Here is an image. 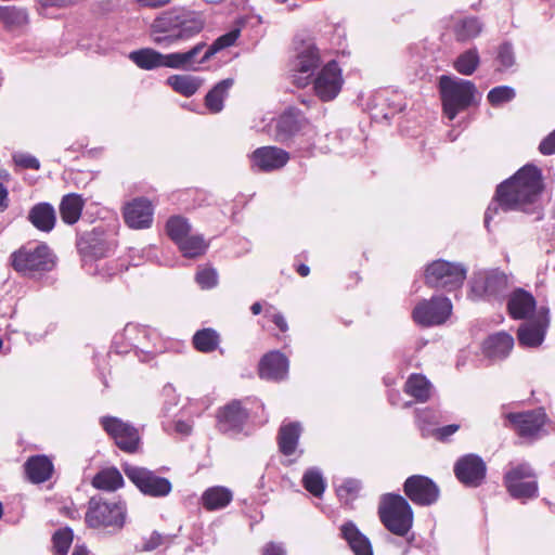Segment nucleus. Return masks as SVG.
Returning a JSON list of instances; mask_svg holds the SVG:
<instances>
[{"mask_svg": "<svg viewBox=\"0 0 555 555\" xmlns=\"http://www.w3.org/2000/svg\"><path fill=\"white\" fill-rule=\"evenodd\" d=\"M543 190L541 171L533 165L520 168L512 178L498 186L495 206L490 205L485 214V225L489 228L492 214L499 208L516 210L542 218L540 195Z\"/></svg>", "mask_w": 555, "mask_h": 555, "instance_id": "nucleus-1", "label": "nucleus"}, {"mask_svg": "<svg viewBox=\"0 0 555 555\" xmlns=\"http://www.w3.org/2000/svg\"><path fill=\"white\" fill-rule=\"evenodd\" d=\"M205 27L202 13L185 9L166 11L151 24L152 41L162 48L177 47L198 35Z\"/></svg>", "mask_w": 555, "mask_h": 555, "instance_id": "nucleus-2", "label": "nucleus"}, {"mask_svg": "<svg viewBox=\"0 0 555 555\" xmlns=\"http://www.w3.org/2000/svg\"><path fill=\"white\" fill-rule=\"evenodd\" d=\"M205 42L201 41L190 50L163 54L154 49L144 48L132 51L129 59L141 69L153 70L166 67L176 70H196V57L199 56Z\"/></svg>", "mask_w": 555, "mask_h": 555, "instance_id": "nucleus-3", "label": "nucleus"}, {"mask_svg": "<svg viewBox=\"0 0 555 555\" xmlns=\"http://www.w3.org/2000/svg\"><path fill=\"white\" fill-rule=\"evenodd\" d=\"M12 268L21 275L39 279L55 267V256L46 244L24 245L10 256Z\"/></svg>", "mask_w": 555, "mask_h": 555, "instance_id": "nucleus-4", "label": "nucleus"}, {"mask_svg": "<svg viewBox=\"0 0 555 555\" xmlns=\"http://www.w3.org/2000/svg\"><path fill=\"white\" fill-rule=\"evenodd\" d=\"M378 516L385 528L398 537H405L413 526V509L400 494H384L380 498Z\"/></svg>", "mask_w": 555, "mask_h": 555, "instance_id": "nucleus-5", "label": "nucleus"}, {"mask_svg": "<svg viewBox=\"0 0 555 555\" xmlns=\"http://www.w3.org/2000/svg\"><path fill=\"white\" fill-rule=\"evenodd\" d=\"M439 90L443 111L450 120H453L459 112L474 104L478 95L477 88L472 81L447 75L439 78Z\"/></svg>", "mask_w": 555, "mask_h": 555, "instance_id": "nucleus-6", "label": "nucleus"}, {"mask_svg": "<svg viewBox=\"0 0 555 555\" xmlns=\"http://www.w3.org/2000/svg\"><path fill=\"white\" fill-rule=\"evenodd\" d=\"M466 273L462 263L438 259L427 266L425 281L430 287L453 291L462 286Z\"/></svg>", "mask_w": 555, "mask_h": 555, "instance_id": "nucleus-7", "label": "nucleus"}, {"mask_svg": "<svg viewBox=\"0 0 555 555\" xmlns=\"http://www.w3.org/2000/svg\"><path fill=\"white\" fill-rule=\"evenodd\" d=\"M126 508L120 502H107L92 498L86 513V522L91 528L114 527L120 529L125 524Z\"/></svg>", "mask_w": 555, "mask_h": 555, "instance_id": "nucleus-8", "label": "nucleus"}, {"mask_svg": "<svg viewBox=\"0 0 555 555\" xmlns=\"http://www.w3.org/2000/svg\"><path fill=\"white\" fill-rule=\"evenodd\" d=\"M124 472L127 478L140 490L151 498H165L172 491L171 481L158 476L155 472L141 466L125 465Z\"/></svg>", "mask_w": 555, "mask_h": 555, "instance_id": "nucleus-9", "label": "nucleus"}, {"mask_svg": "<svg viewBox=\"0 0 555 555\" xmlns=\"http://www.w3.org/2000/svg\"><path fill=\"white\" fill-rule=\"evenodd\" d=\"M504 483L515 499L527 500L538 495L537 476L528 463L512 465L505 473Z\"/></svg>", "mask_w": 555, "mask_h": 555, "instance_id": "nucleus-10", "label": "nucleus"}, {"mask_svg": "<svg viewBox=\"0 0 555 555\" xmlns=\"http://www.w3.org/2000/svg\"><path fill=\"white\" fill-rule=\"evenodd\" d=\"M508 291V276L499 270H480L474 273L472 294L477 298L500 300Z\"/></svg>", "mask_w": 555, "mask_h": 555, "instance_id": "nucleus-11", "label": "nucleus"}, {"mask_svg": "<svg viewBox=\"0 0 555 555\" xmlns=\"http://www.w3.org/2000/svg\"><path fill=\"white\" fill-rule=\"evenodd\" d=\"M100 424L120 450L128 453H134L138 450L140 435L133 425L115 416H103L100 418Z\"/></svg>", "mask_w": 555, "mask_h": 555, "instance_id": "nucleus-12", "label": "nucleus"}, {"mask_svg": "<svg viewBox=\"0 0 555 555\" xmlns=\"http://www.w3.org/2000/svg\"><path fill=\"white\" fill-rule=\"evenodd\" d=\"M452 312V304L449 298L435 296L429 300H423L413 310V320L422 326H434L444 323Z\"/></svg>", "mask_w": 555, "mask_h": 555, "instance_id": "nucleus-13", "label": "nucleus"}, {"mask_svg": "<svg viewBox=\"0 0 555 555\" xmlns=\"http://www.w3.org/2000/svg\"><path fill=\"white\" fill-rule=\"evenodd\" d=\"M344 83L341 69L337 62L325 64L313 80L315 95L323 102L334 100L340 92Z\"/></svg>", "mask_w": 555, "mask_h": 555, "instance_id": "nucleus-14", "label": "nucleus"}, {"mask_svg": "<svg viewBox=\"0 0 555 555\" xmlns=\"http://www.w3.org/2000/svg\"><path fill=\"white\" fill-rule=\"evenodd\" d=\"M403 491L415 505L420 506H430L440 496V489L437 483L424 475H413L406 478L403 483Z\"/></svg>", "mask_w": 555, "mask_h": 555, "instance_id": "nucleus-15", "label": "nucleus"}, {"mask_svg": "<svg viewBox=\"0 0 555 555\" xmlns=\"http://www.w3.org/2000/svg\"><path fill=\"white\" fill-rule=\"evenodd\" d=\"M321 55L313 43L305 44L293 61L294 82L298 87L309 85L317 68L320 67Z\"/></svg>", "mask_w": 555, "mask_h": 555, "instance_id": "nucleus-16", "label": "nucleus"}, {"mask_svg": "<svg viewBox=\"0 0 555 555\" xmlns=\"http://www.w3.org/2000/svg\"><path fill=\"white\" fill-rule=\"evenodd\" d=\"M248 417L249 413L242 402L232 400L218 410L217 427L223 434L236 436L243 431Z\"/></svg>", "mask_w": 555, "mask_h": 555, "instance_id": "nucleus-17", "label": "nucleus"}, {"mask_svg": "<svg viewBox=\"0 0 555 555\" xmlns=\"http://www.w3.org/2000/svg\"><path fill=\"white\" fill-rule=\"evenodd\" d=\"M487 466L477 454L461 456L454 464V475L466 487H479L486 478Z\"/></svg>", "mask_w": 555, "mask_h": 555, "instance_id": "nucleus-18", "label": "nucleus"}, {"mask_svg": "<svg viewBox=\"0 0 555 555\" xmlns=\"http://www.w3.org/2000/svg\"><path fill=\"white\" fill-rule=\"evenodd\" d=\"M308 127L309 121L299 111L288 108L275 120L274 139L280 143H287Z\"/></svg>", "mask_w": 555, "mask_h": 555, "instance_id": "nucleus-19", "label": "nucleus"}, {"mask_svg": "<svg viewBox=\"0 0 555 555\" xmlns=\"http://www.w3.org/2000/svg\"><path fill=\"white\" fill-rule=\"evenodd\" d=\"M548 326V309L541 308L538 312V318L521 324L518 328L517 337L519 344L525 347L540 346L545 336Z\"/></svg>", "mask_w": 555, "mask_h": 555, "instance_id": "nucleus-20", "label": "nucleus"}, {"mask_svg": "<svg viewBox=\"0 0 555 555\" xmlns=\"http://www.w3.org/2000/svg\"><path fill=\"white\" fill-rule=\"evenodd\" d=\"M288 160V152L276 146L258 147L250 155L251 166L266 172L283 168Z\"/></svg>", "mask_w": 555, "mask_h": 555, "instance_id": "nucleus-21", "label": "nucleus"}, {"mask_svg": "<svg viewBox=\"0 0 555 555\" xmlns=\"http://www.w3.org/2000/svg\"><path fill=\"white\" fill-rule=\"evenodd\" d=\"M506 417L521 437H535L546 422V414L542 409L508 413Z\"/></svg>", "mask_w": 555, "mask_h": 555, "instance_id": "nucleus-22", "label": "nucleus"}, {"mask_svg": "<svg viewBox=\"0 0 555 555\" xmlns=\"http://www.w3.org/2000/svg\"><path fill=\"white\" fill-rule=\"evenodd\" d=\"M125 222L132 229H146L153 222L152 203L144 198H134L124 209Z\"/></svg>", "mask_w": 555, "mask_h": 555, "instance_id": "nucleus-23", "label": "nucleus"}, {"mask_svg": "<svg viewBox=\"0 0 555 555\" xmlns=\"http://www.w3.org/2000/svg\"><path fill=\"white\" fill-rule=\"evenodd\" d=\"M288 359L280 351L267 353L260 361L259 375L261 378L282 380L288 373Z\"/></svg>", "mask_w": 555, "mask_h": 555, "instance_id": "nucleus-24", "label": "nucleus"}, {"mask_svg": "<svg viewBox=\"0 0 555 555\" xmlns=\"http://www.w3.org/2000/svg\"><path fill=\"white\" fill-rule=\"evenodd\" d=\"M339 530L340 537L354 555H374L370 539L359 530L353 521L344 522Z\"/></svg>", "mask_w": 555, "mask_h": 555, "instance_id": "nucleus-25", "label": "nucleus"}, {"mask_svg": "<svg viewBox=\"0 0 555 555\" xmlns=\"http://www.w3.org/2000/svg\"><path fill=\"white\" fill-rule=\"evenodd\" d=\"M535 308L533 296L519 288L513 292L508 298L507 309L513 319H526Z\"/></svg>", "mask_w": 555, "mask_h": 555, "instance_id": "nucleus-26", "label": "nucleus"}, {"mask_svg": "<svg viewBox=\"0 0 555 555\" xmlns=\"http://www.w3.org/2000/svg\"><path fill=\"white\" fill-rule=\"evenodd\" d=\"M514 346L513 337L505 333L500 332L489 336L483 343V353L486 357L493 360L504 359Z\"/></svg>", "mask_w": 555, "mask_h": 555, "instance_id": "nucleus-27", "label": "nucleus"}, {"mask_svg": "<svg viewBox=\"0 0 555 555\" xmlns=\"http://www.w3.org/2000/svg\"><path fill=\"white\" fill-rule=\"evenodd\" d=\"M25 472L34 483H41L50 479L53 464L46 455H35L25 463Z\"/></svg>", "mask_w": 555, "mask_h": 555, "instance_id": "nucleus-28", "label": "nucleus"}, {"mask_svg": "<svg viewBox=\"0 0 555 555\" xmlns=\"http://www.w3.org/2000/svg\"><path fill=\"white\" fill-rule=\"evenodd\" d=\"M240 34H241L240 28H233L230 31L218 37L210 46H207L205 43V48L203 49L202 53L199 54L201 57H198V56L196 57V69H198L201 67V65L208 62L216 53L233 46L236 42V40L238 39Z\"/></svg>", "mask_w": 555, "mask_h": 555, "instance_id": "nucleus-29", "label": "nucleus"}, {"mask_svg": "<svg viewBox=\"0 0 555 555\" xmlns=\"http://www.w3.org/2000/svg\"><path fill=\"white\" fill-rule=\"evenodd\" d=\"M28 220L36 229L50 232L55 224V210L49 203H39L29 210Z\"/></svg>", "mask_w": 555, "mask_h": 555, "instance_id": "nucleus-30", "label": "nucleus"}, {"mask_svg": "<svg viewBox=\"0 0 555 555\" xmlns=\"http://www.w3.org/2000/svg\"><path fill=\"white\" fill-rule=\"evenodd\" d=\"M233 499L230 489L222 486L210 487L201 498L202 505L207 511H217L227 507Z\"/></svg>", "mask_w": 555, "mask_h": 555, "instance_id": "nucleus-31", "label": "nucleus"}, {"mask_svg": "<svg viewBox=\"0 0 555 555\" xmlns=\"http://www.w3.org/2000/svg\"><path fill=\"white\" fill-rule=\"evenodd\" d=\"M204 80L201 77L188 74L171 75L166 80V83L171 87L175 92L185 98L194 95L199 90Z\"/></svg>", "mask_w": 555, "mask_h": 555, "instance_id": "nucleus-32", "label": "nucleus"}, {"mask_svg": "<svg viewBox=\"0 0 555 555\" xmlns=\"http://www.w3.org/2000/svg\"><path fill=\"white\" fill-rule=\"evenodd\" d=\"M301 434V426L297 422L282 425L278 435L279 449L284 455H292Z\"/></svg>", "mask_w": 555, "mask_h": 555, "instance_id": "nucleus-33", "label": "nucleus"}, {"mask_svg": "<svg viewBox=\"0 0 555 555\" xmlns=\"http://www.w3.org/2000/svg\"><path fill=\"white\" fill-rule=\"evenodd\" d=\"M233 83L234 80L232 78H227L216 83L209 90L205 96V105L210 113L216 114L223 109V101L228 96Z\"/></svg>", "mask_w": 555, "mask_h": 555, "instance_id": "nucleus-34", "label": "nucleus"}, {"mask_svg": "<svg viewBox=\"0 0 555 555\" xmlns=\"http://www.w3.org/2000/svg\"><path fill=\"white\" fill-rule=\"evenodd\" d=\"M92 486L104 491H116L124 486V478L116 467H107L93 477Z\"/></svg>", "mask_w": 555, "mask_h": 555, "instance_id": "nucleus-35", "label": "nucleus"}, {"mask_svg": "<svg viewBox=\"0 0 555 555\" xmlns=\"http://www.w3.org/2000/svg\"><path fill=\"white\" fill-rule=\"evenodd\" d=\"M86 246H81L86 260H88V258L94 259L95 261L102 260V258L107 257L115 249V243L113 241L94 235L90 236L86 241Z\"/></svg>", "mask_w": 555, "mask_h": 555, "instance_id": "nucleus-36", "label": "nucleus"}, {"mask_svg": "<svg viewBox=\"0 0 555 555\" xmlns=\"http://www.w3.org/2000/svg\"><path fill=\"white\" fill-rule=\"evenodd\" d=\"M482 31V24L477 17L459 18L453 25L455 39L461 42L476 38Z\"/></svg>", "mask_w": 555, "mask_h": 555, "instance_id": "nucleus-37", "label": "nucleus"}, {"mask_svg": "<svg viewBox=\"0 0 555 555\" xmlns=\"http://www.w3.org/2000/svg\"><path fill=\"white\" fill-rule=\"evenodd\" d=\"M83 208V201L80 195L75 193L67 194L63 197L60 205L62 220L67 224L76 223Z\"/></svg>", "mask_w": 555, "mask_h": 555, "instance_id": "nucleus-38", "label": "nucleus"}, {"mask_svg": "<svg viewBox=\"0 0 555 555\" xmlns=\"http://www.w3.org/2000/svg\"><path fill=\"white\" fill-rule=\"evenodd\" d=\"M177 245L185 258H198L206 253L209 246L201 234H190Z\"/></svg>", "mask_w": 555, "mask_h": 555, "instance_id": "nucleus-39", "label": "nucleus"}, {"mask_svg": "<svg viewBox=\"0 0 555 555\" xmlns=\"http://www.w3.org/2000/svg\"><path fill=\"white\" fill-rule=\"evenodd\" d=\"M431 385L428 379L420 374H412L405 383L404 390L418 401H426L430 397Z\"/></svg>", "mask_w": 555, "mask_h": 555, "instance_id": "nucleus-40", "label": "nucleus"}, {"mask_svg": "<svg viewBox=\"0 0 555 555\" xmlns=\"http://www.w3.org/2000/svg\"><path fill=\"white\" fill-rule=\"evenodd\" d=\"M219 334L212 328H203L193 336V345L201 352H212L219 346Z\"/></svg>", "mask_w": 555, "mask_h": 555, "instance_id": "nucleus-41", "label": "nucleus"}, {"mask_svg": "<svg viewBox=\"0 0 555 555\" xmlns=\"http://www.w3.org/2000/svg\"><path fill=\"white\" fill-rule=\"evenodd\" d=\"M153 333L145 326L137 324H127L120 335L129 345L137 349L145 347V340H150Z\"/></svg>", "mask_w": 555, "mask_h": 555, "instance_id": "nucleus-42", "label": "nucleus"}, {"mask_svg": "<svg viewBox=\"0 0 555 555\" xmlns=\"http://www.w3.org/2000/svg\"><path fill=\"white\" fill-rule=\"evenodd\" d=\"M480 57L477 49H469L461 53L454 61V68L457 73L464 76H470L479 66Z\"/></svg>", "mask_w": 555, "mask_h": 555, "instance_id": "nucleus-43", "label": "nucleus"}, {"mask_svg": "<svg viewBox=\"0 0 555 555\" xmlns=\"http://www.w3.org/2000/svg\"><path fill=\"white\" fill-rule=\"evenodd\" d=\"M191 229L192 227L188 219L181 216H172L166 223L167 234L176 244H179L182 240L190 235Z\"/></svg>", "mask_w": 555, "mask_h": 555, "instance_id": "nucleus-44", "label": "nucleus"}, {"mask_svg": "<svg viewBox=\"0 0 555 555\" xmlns=\"http://www.w3.org/2000/svg\"><path fill=\"white\" fill-rule=\"evenodd\" d=\"M302 483L305 489L317 498H320L325 490V481L321 472L315 467L310 468L305 473Z\"/></svg>", "mask_w": 555, "mask_h": 555, "instance_id": "nucleus-45", "label": "nucleus"}, {"mask_svg": "<svg viewBox=\"0 0 555 555\" xmlns=\"http://www.w3.org/2000/svg\"><path fill=\"white\" fill-rule=\"evenodd\" d=\"M88 272L99 275L103 279L112 278L117 275L122 270V266L119 264L116 260L102 261L99 260L94 264L88 263V260H85Z\"/></svg>", "mask_w": 555, "mask_h": 555, "instance_id": "nucleus-46", "label": "nucleus"}, {"mask_svg": "<svg viewBox=\"0 0 555 555\" xmlns=\"http://www.w3.org/2000/svg\"><path fill=\"white\" fill-rule=\"evenodd\" d=\"M0 18L5 24L21 26L28 22V13L23 8L0 7Z\"/></svg>", "mask_w": 555, "mask_h": 555, "instance_id": "nucleus-47", "label": "nucleus"}, {"mask_svg": "<svg viewBox=\"0 0 555 555\" xmlns=\"http://www.w3.org/2000/svg\"><path fill=\"white\" fill-rule=\"evenodd\" d=\"M515 96L516 92L514 88L509 86H499L489 91L487 99L492 106H500L511 102Z\"/></svg>", "mask_w": 555, "mask_h": 555, "instance_id": "nucleus-48", "label": "nucleus"}, {"mask_svg": "<svg viewBox=\"0 0 555 555\" xmlns=\"http://www.w3.org/2000/svg\"><path fill=\"white\" fill-rule=\"evenodd\" d=\"M53 550L57 555H66L73 542V531L69 528L57 530L53 537Z\"/></svg>", "mask_w": 555, "mask_h": 555, "instance_id": "nucleus-49", "label": "nucleus"}, {"mask_svg": "<svg viewBox=\"0 0 555 555\" xmlns=\"http://www.w3.org/2000/svg\"><path fill=\"white\" fill-rule=\"evenodd\" d=\"M173 540V535L162 534L158 531H153L147 538L144 539L142 551L151 552L163 545H169Z\"/></svg>", "mask_w": 555, "mask_h": 555, "instance_id": "nucleus-50", "label": "nucleus"}, {"mask_svg": "<svg viewBox=\"0 0 555 555\" xmlns=\"http://www.w3.org/2000/svg\"><path fill=\"white\" fill-rule=\"evenodd\" d=\"M195 280L202 288L209 289L217 285L218 274L212 268H204L197 271Z\"/></svg>", "mask_w": 555, "mask_h": 555, "instance_id": "nucleus-51", "label": "nucleus"}, {"mask_svg": "<svg viewBox=\"0 0 555 555\" xmlns=\"http://www.w3.org/2000/svg\"><path fill=\"white\" fill-rule=\"evenodd\" d=\"M498 61L503 69H507L515 64V54L509 43H503L499 48Z\"/></svg>", "mask_w": 555, "mask_h": 555, "instance_id": "nucleus-52", "label": "nucleus"}, {"mask_svg": "<svg viewBox=\"0 0 555 555\" xmlns=\"http://www.w3.org/2000/svg\"><path fill=\"white\" fill-rule=\"evenodd\" d=\"M13 160L17 166L22 168L35 170L40 168L39 160L35 156L27 153H15L13 155Z\"/></svg>", "mask_w": 555, "mask_h": 555, "instance_id": "nucleus-53", "label": "nucleus"}, {"mask_svg": "<svg viewBox=\"0 0 555 555\" xmlns=\"http://www.w3.org/2000/svg\"><path fill=\"white\" fill-rule=\"evenodd\" d=\"M460 426L456 425V424H451V425H447V426H442V427H439V428H436L434 429L431 433L433 435L436 436V438L438 440H441V441H444L447 440L450 436H452L453 434H455L457 430H459Z\"/></svg>", "mask_w": 555, "mask_h": 555, "instance_id": "nucleus-54", "label": "nucleus"}, {"mask_svg": "<svg viewBox=\"0 0 555 555\" xmlns=\"http://www.w3.org/2000/svg\"><path fill=\"white\" fill-rule=\"evenodd\" d=\"M539 151L543 155H552L555 153V130L542 140Z\"/></svg>", "mask_w": 555, "mask_h": 555, "instance_id": "nucleus-55", "label": "nucleus"}, {"mask_svg": "<svg viewBox=\"0 0 555 555\" xmlns=\"http://www.w3.org/2000/svg\"><path fill=\"white\" fill-rule=\"evenodd\" d=\"M416 418L420 425L436 423V414L429 410L417 411Z\"/></svg>", "mask_w": 555, "mask_h": 555, "instance_id": "nucleus-56", "label": "nucleus"}, {"mask_svg": "<svg viewBox=\"0 0 555 555\" xmlns=\"http://www.w3.org/2000/svg\"><path fill=\"white\" fill-rule=\"evenodd\" d=\"M360 489V485L356 480H346L341 486L338 487L337 492L341 495L343 492L354 493Z\"/></svg>", "mask_w": 555, "mask_h": 555, "instance_id": "nucleus-57", "label": "nucleus"}, {"mask_svg": "<svg viewBox=\"0 0 555 555\" xmlns=\"http://www.w3.org/2000/svg\"><path fill=\"white\" fill-rule=\"evenodd\" d=\"M262 555H286V553L281 544L271 542L266 545Z\"/></svg>", "mask_w": 555, "mask_h": 555, "instance_id": "nucleus-58", "label": "nucleus"}, {"mask_svg": "<svg viewBox=\"0 0 555 555\" xmlns=\"http://www.w3.org/2000/svg\"><path fill=\"white\" fill-rule=\"evenodd\" d=\"M142 7L160 8L169 4L172 0H137Z\"/></svg>", "mask_w": 555, "mask_h": 555, "instance_id": "nucleus-59", "label": "nucleus"}, {"mask_svg": "<svg viewBox=\"0 0 555 555\" xmlns=\"http://www.w3.org/2000/svg\"><path fill=\"white\" fill-rule=\"evenodd\" d=\"M271 320L282 332H286L288 330L287 322L282 313H274Z\"/></svg>", "mask_w": 555, "mask_h": 555, "instance_id": "nucleus-60", "label": "nucleus"}, {"mask_svg": "<svg viewBox=\"0 0 555 555\" xmlns=\"http://www.w3.org/2000/svg\"><path fill=\"white\" fill-rule=\"evenodd\" d=\"M8 207V190L0 182V209L4 210Z\"/></svg>", "mask_w": 555, "mask_h": 555, "instance_id": "nucleus-61", "label": "nucleus"}, {"mask_svg": "<svg viewBox=\"0 0 555 555\" xmlns=\"http://www.w3.org/2000/svg\"><path fill=\"white\" fill-rule=\"evenodd\" d=\"M89 552L85 545H76L72 555H88Z\"/></svg>", "mask_w": 555, "mask_h": 555, "instance_id": "nucleus-62", "label": "nucleus"}, {"mask_svg": "<svg viewBox=\"0 0 555 555\" xmlns=\"http://www.w3.org/2000/svg\"><path fill=\"white\" fill-rule=\"evenodd\" d=\"M176 429L182 434H189L190 433V426L184 422H178L176 425Z\"/></svg>", "mask_w": 555, "mask_h": 555, "instance_id": "nucleus-63", "label": "nucleus"}, {"mask_svg": "<svg viewBox=\"0 0 555 555\" xmlns=\"http://www.w3.org/2000/svg\"><path fill=\"white\" fill-rule=\"evenodd\" d=\"M297 272L301 276H307L310 273V269L307 264L301 263L297 267Z\"/></svg>", "mask_w": 555, "mask_h": 555, "instance_id": "nucleus-64", "label": "nucleus"}]
</instances>
